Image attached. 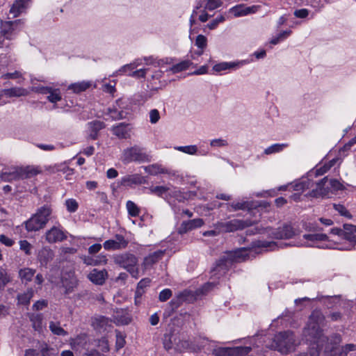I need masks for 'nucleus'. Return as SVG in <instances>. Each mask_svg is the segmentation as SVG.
Instances as JSON below:
<instances>
[{
	"mask_svg": "<svg viewBox=\"0 0 356 356\" xmlns=\"http://www.w3.org/2000/svg\"><path fill=\"white\" fill-rule=\"evenodd\" d=\"M42 315L41 314H32L30 316V321L35 331L40 332L42 327Z\"/></svg>",
	"mask_w": 356,
	"mask_h": 356,
	"instance_id": "obj_33",
	"label": "nucleus"
},
{
	"mask_svg": "<svg viewBox=\"0 0 356 356\" xmlns=\"http://www.w3.org/2000/svg\"><path fill=\"white\" fill-rule=\"evenodd\" d=\"M151 280L148 277L142 279L137 284L136 292L138 293V296H143L145 293V289L149 286Z\"/></svg>",
	"mask_w": 356,
	"mask_h": 356,
	"instance_id": "obj_37",
	"label": "nucleus"
},
{
	"mask_svg": "<svg viewBox=\"0 0 356 356\" xmlns=\"http://www.w3.org/2000/svg\"><path fill=\"white\" fill-rule=\"evenodd\" d=\"M229 207L232 209H229V211H237V210H245L250 209L252 207V204L250 202L243 201V202H233L228 204Z\"/></svg>",
	"mask_w": 356,
	"mask_h": 356,
	"instance_id": "obj_32",
	"label": "nucleus"
},
{
	"mask_svg": "<svg viewBox=\"0 0 356 356\" xmlns=\"http://www.w3.org/2000/svg\"><path fill=\"white\" fill-rule=\"evenodd\" d=\"M34 291L32 288L28 289L26 291L18 294L17 300L18 304L23 305H28L30 303L31 298L33 297Z\"/></svg>",
	"mask_w": 356,
	"mask_h": 356,
	"instance_id": "obj_29",
	"label": "nucleus"
},
{
	"mask_svg": "<svg viewBox=\"0 0 356 356\" xmlns=\"http://www.w3.org/2000/svg\"><path fill=\"white\" fill-rule=\"evenodd\" d=\"M260 8V6L254 5L252 6H245L244 4L235 6L229 9V13L235 17H241L249 14L257 13Z\"/></svg>",
	"mask_w": 356,
	"mask_h": 356,
	"instance_id": "obj_10",
	"label": "nucleus"
},
{
	"mask_svg": "<svg viewBox=\"0 0 356 356\" xmlns=\"http://www.w3.org/2000/svg\"><path fill=\"white\" fill-rule=\"evenodd\" d=\"M24 223L28 232H36L45 227L35 214Z\"/></svg>",
	"mask_w": 356,
	"mask_h": 356,
	"instance_id": "obj_23",
	"label": "nucleus"
},
{
	"mask_svg": "<svg viewBox=\"0 0 356 356\" xmlns=\"http://www.w3.org/2000/svg\"><path fill=\"white\" fill-rule=\"evenodd\" d=\"M4 79H24L22 74L19 71H15L14 72H8L3 75Z\"/></svg>",
	"mask_w": 356,
	"mask_h": 356,
	"instance_id": "obj_63",
	"label": "nucleus"
},
{
	"mask_svg": "<svg viewBox=\"0 0 356 356\" xmlns=\"http://www.w3.org/2000/svg\"><path fill=\"white\" fill-rule=\"evenodd\" d=\"M91 84L88 81H81L70 84L68 90H72L74 93H80L86 90L90 87Z\"/></svg>",
	"mask_w": 356,
	"mask_h": 356,
	"instance_id": "obj_31",
	"label": "nucleus"
},
{
	"mask_svg": "<svg viewBox=\"0 0 356 356\" xmlns=\"http://www.w3.org/2000/svg\"><path fill=\"white\" fill-rule=\"evenodd\" d=\"M175 148L177 150L191 155L195 154L197 152L196 145L178 146Z\"/></svg>",
	"mask_w": 356,
	"mask_h": 356,
	"instance_id": "obj_48",
	"label": "nucleus"
},
{
	"mask_svg": "<svg viewBox=\"0 0 356 356\" xmlns=\"http://www.w3.org/2000/svg\"><path fill=\"white\" fill-rule=\"evenodd\" d=\"M49 327L51 332L55 335L65 337L68 334L67 332L60 327L59 322L51 321Z\"/></svg>",
	"mask_w": 356,
	"mask_h": 356,
	"instance_id": "obj_35",
	"label": "nucleus"
},
{
	"mask_svg": "<svg viewBox=\"0 0 356 356\" xmlns=\"http://www.w3.org/2000/svg\"><path fill=\"white\" fill-rule=\"evenodd\" d=\"M191 65L192 62L189 60H182L179 63L173 65L170 68V71H171L173 74H176L187 70Z\"/></svg>",
	"mask_w": 356,
	"mask_h": 356,
	"instance_id": "obj_34",
	"label": "nucleus"
},
{
	"mask_svg": "<svg viewBox=\"0 0 356 356\" xmlns=\"http://www.w3.org/2000/svg\"><path fill=\"white\" fill-rule=\"evenodd\" d=\"M122 99H118L111 108H108V114L113 120H118L124 118V106H122Z\"/></svg>",
	"mask_w": 356,
	"mask_h": 356,
	"instance_id": "obj_18",
	"label": "nucleus"
},
{
	"mask_svg": "<svg viewBox=\"0 0 356 356\" xmlns=\"http://www.w3.org/2000/svg\"><path fill=\"white\" fill-rule=\"evenodd\" d=\"M210 145L213 147H222L228 145L226 140L222 138H216L210 141Z\"/></svg>",
	"mask_w": 356,
	"mask_h": 356,
	"instance_id": "obj_61",
	"label": "nucleus"
},
{
	"mask_svg": "<svg viewBox=\"0 0 356 356\" xmlns=\"http://www.w3.org/2000/svg\"><path fill=\"white\" fill-rule=\"evenodd\" d=\"M195 45L201 49V51L198 52V55H202L203 53V49L206 48L207 45V39L203 35H198L195 40Z\"/></svg>",
	"mask_w": 356,
	"mask_h": 356,
	"instance_id": "obj_46",
	"label": "nucleus"
},
{
	"mask_svg": "<svg viewBox=\"0 0 356 356\" xmlns=\"http://www.w3.org/2000/svg\"><path fill=\"white\" fill-rule=\"evenodd\" d=\"M343 188V185L337 179H328L327 177H325L316 184V188L311 191L309 195L313 197H325L330 192L340 191Z\"/></svg>",
	"mask_w": 356,
	"mask_h": 356,
	"instance_id": "obj_3",
	"label": "nucleus"
},
{
	"mask_svg": "<svg viewBox=\"0 0 356 356\" xmlns=\"http://www.w3.org/2000/svg\"><path fill=\"white\" fill-rule=\"evenodd\" d=\"M35 270L30 268H24L19 271V276L22 282H29L32 280Z\"/></svg>",
	"mask_w": 356,
	"mask_h": 356,
	"instance_id": "obj_30",
	"label": "nucleus"
},
{
	"mask_svg": "<svg viewBox=\"0 0 356 356\" xmlns=\"http://www.w3.org/2000/svg\"><path fill=\"white\" fill-rule=\"evenodd\" d=\"M126 208L130 216L137 217L140 215V209L133 201L128 200L126 203Z\"/></svg>",
	"mask_w": 356,
	"mask_h": 356,
	"instance_id": "obj_36",
	"label": "nucleus"
},
{
	"mask_svg": "<svg viewBox=\"0 0 356 356\" xmlns=\"http://www.w3.org/2000/svg\"><path fill=\"white\" fill-rule=\"evenodd\" d=\"M334 208L336 211H337L342 216H345L348 218H351L352 215L350 212L346 209V208L341 204H334Z\"/></svg>",
	"mask_w": 356,
	"mask_h": 356,
	"instance_id": "obj_59",
	"label": "nucleus"
},
{
	"mask_svg": "<svg viewBox=\"0 0 356 356\" xmlns=\"http://www.w3.org/2000/svg\"><path fill=\"white\" fill-rule=\"evenodd\" d=\"M149 115V122L152 124H156L159 122V120L160 119V113L157 109L154 108V109L150 110Z\"/></svg>",
	"mask_w": 356,
	"mask_h": 356,
	"instance_id": "obj_60",
	"label": "nucleus"
},
{
	"mask_svg": "<svg viewBox=\"0 0 356 356\" xmlns=\"http://www.w3.org/2000/svg\"><path fill=\"white\" fill-rule=\"evenodd\" d=\"M225 20V18L223 15H219L216 19L210 22L207 26L209 29L212 30L217 27L219 23H221Z\"/></svg>",
	"mask_w": 356,
	"mask_h": 356,
	"instance_id": "obj_62",
	"label": "nucleus"
},
{
	"mask_svg": "<svg viewBox=\"0 0 356 356\" xmlns=\"http://www.w3.org/2000/svg\"><path fill=\"white\" fill-rule=\"evenodd\" d=\"M163 255L164 251H155L145 257L143 265L144 266L145 268H147L148 267L152 266L155 263L158 262L160 259H161Z\"/></svg>",
	"mask_w": 356,
	"mask_h": 356,
	"instance_id": "obj_22",
	"label": "nucleus"
},
{
	"mask_svg": "<svg viewBox=\"0 0 356 356\" xmlns=\"http://www.w3.org/2000/svg\"><path fill=\"white\" fill-rule=\"evenodd\" d=\"M51 212L52 210L49 206L44 205L37 210L35 215L42 222V224L45 226L49 220Z\"/></svg>",
	"mask_w": 356,
	"mask_h": 356,
	"instance_id": "obj_24",
	"label": "nucleus"
},
{
	"mask_svg": "<svg viewBox=\"0 0 356 356\" xmlns=\"http://www.w3.org/2000/svg\"><path fill=\"white\" fill-rule=\"evenodd\" d=\"M63 286L65 288V294H69L72 293L74 289L78 285V280L72 277L69 282L63 281Z\"/></svg>",
	"mask_w": 356,
	"mask_h": 356,
	"instance_id": "obj_43",
	"label": "nucleus"
},
{
	"mask_svg": "<svg viewBox=\"0 0 356 356\" xmlns=\"http://www.w3.org/2000/svg\"><path fill=\"white\" fill-rule=\"evenodd\" d=\"M252 225L250 220L234 219L227 222H218L217 228L225 232H233Z\"/></svg>",
	"mask_w": 356,
	"mask_h": 356,
	"instance_id": "obj_8",
	"label": "nucleus"
},
{
	"mask_svg": "<svg viewBox=\"0 0 356 356\" xmlns=\"http://www.w3.org/2000/svg\"><path fill=\"white\" fill-rule=\"evenodd\" d=\"M324 321V316L320 311H314L309 316L308 323H316L321 325Z\"/></svg>",
	"mask_w": 356,
	"mask_h": 356,
	"instance_id": "obj_39",
	"label": "nucleus"
},
{
	"mask_svg": "<svg viewBox=\"0 0 356 356\" xmlns=\"http://www.w3.org/2000/svg\"><path fill=\"white\" fill-rule=\"evenodd\" d=\"M191 348V343L188 340H180L177 344L175 349L179 353L184 352Z\"/></svg>",
	"mask_w": 356,
	"mask_h": 356,
	"instance_id": "obj_51",
	"label": "nucleus"
},
{
	"mask_svg": "<svg viewBox=\"0 0 356 356\" xmlns=\"http://www.w3.org/2000/svg\"><path fill=\"white\" fill-rule=\"evenodd\" d=\"M45 238L48 243H55L64 241L67 236L62 229L54 226L46 232Z\"/></svg>",
	"mask_w": 356,
	"mask_h": 356,
	"instance_id": "obj_11",
	"label": "nucleus"
},
{
	"mask_svg": "<svg viewBox=\"0 0 356 356\" xmlns=\"http://www.w3.org/2000/svg\"><path fill=\"white\" fill-rule=\"evenodd\" d=\"M343 231V239L348 241V236L351 237V236H354L353 225L344 224Z\"/></svg>",
	"mask_w": 356,
	"mask_h": 356,
	"instance_id": "obj_53",
	"label": "nucleus"
},
{
	"mask_svg": "<svg viewBox=\"0 0 356 356\" xmlns=\"http://www.w3.org/2000/svg\"><path fill=\"white\" fill-rule=\"evenodd\" d=\"M291 356H319V350L316 346H309L306 351L300 352Z\"/></svg>",
	"mask_w": 356,
	"mask_h": 356,
	"instance_id": "obj_44",
	"label": "nucleus"
},
{
	"mask_svg": "<svg viewBox=\"0 0 356 356\" xmlns=\"http://www.w3.org/2000/svg\"><path fill=\"white\" fill-rule=\"evenodd\" d=\"M97 346L103 354L109 351L108 342V340L105 338L99 339Z\"/></svg>",
	"mask_w": 356,
	"mask_h": 356,
	"instance_id": "obj_52",
	"label": "nucleus"
},
{
	"mask_svg": "<svg viewBox=\"0 0 356 356\" xmlns=\"http://www.w3.org/2000/svg\"><path fill=\"white\" fill-rule=\"evenodd\" d=\"M341 340V336L338 333H334L329 337L324 336V342L327 341V344L331 346V347L327 346V348H330L332 351H334L335 355L338 353V350L335 348V346L339 345Z\"/></svg>",
	"mask_w": 356,
	"mask_h": 356,
	"instance_id": "obj_26",
	"label": "nucleus"
},
{
	"mask_svg": "<svg viewBox=\"0 0 356 356\" xmlns=\"http://www.w3.org/2000/svg\"><path fill=\"white\" fill-rule=\"evenodd\" d=\"M11 276L6 269H0V291L3 290L6 284L11 281Z\"/></svg>",
	"mask_w": 356,
	"mask_h": 356,
	"instance_id": "obj_38",
	"label": "nucleus"
},
{
	"mask_svg": "<svg viewBox=\"0 0 356 356\" xmlns=\"http://www.w3.org/2000/svg\"><path fill=\"white\" fill-rule=\"evenodd\" d=\"M169 190L170 188L165 186H156L149 188V191L152 194H155L160 197H163V195Z\"/></svg>",
	"mask_w": 356,
	"mask_h": 356,
	"instance_id": "obj_42",
	"label": "nucleus"
},
{
	"mask_svg": "<svg viewBox=\"0 0 356 356\" xmlns=\"http://www.w3.org/2000/svg\"><path fill=\"white\" fill-rule=\"evenodd\" d=\"M273 237L277 239H287L296 234V230L290 225H284L272 232Z\"/></svg>",
	"mask_w": 356,
	"mask_h": 356,
	"instance_id": "obj_13",
	"label": "nucleus"
},
{
	"mask_svg": "<svg viewBox=\"0 0 356 356\" xmlns=\"http://www.w3.org/2000/svg\"><path fill=\"white\" fill-rule=\"evenodd\" d=\"M300 344L295 334L290 330L280 332L275 335L272 347L282 355H287L296 350Z\"/></svg>",
	"mask_w": 356,
	"mask_h": 356,
	"instance_id": "obj_2",
	"label": "nucleus"
},
{
	"mask_svg": "<svg viewBox=\"0 0 356 356\" xmlns=\"http://www.w3.org/2000/svg\"><path fill=\"white\" fill-rule=\"evenodd\" d=\"M245 63V60L236 62H221L213 66V70L216 72H220L226 70H234L239 68Z\"/></svg>",
	"mask_w": 356,
	"mask_h": 356,
	"instance_id": "obj_16",
	"label": "nucleus"
},
{
	"mask_svg": "<svg viewBox=\"0 0 356 356\" xmlns=\"http://www.w3.org/2000/svg\"><path fill=\"white\" fill-rule=\"evenodd\" d=\"M1 93L8 97H19L26 96L29 92L25 88L14 87L8 89H4L1 92Z\"/></svg>",
	"mask_w": 356,
	"mask_h": 356,
	"instance_id": "obj_25",
	"label": "nucleus"
},
{
	"mask_svg": "<svg viewBox=\"0 0 356 356\" xmlns=\"http://www.w3.org/2000/svg\"><path fill=\"white\" fill-rule=\"evenodd\" d=\"M305 230L308 232H315L322 231L323 229L316 222H309L305 223L304 226Z\"/></svg>",
	"mask_w": 356,
	"mask_h": 356,
	"instance_id": "obj_54",
	"label": "nucleus"
},
{
	"mask_svg": "<svg viewBox=\"0 0 356 356\" xmlns=\"http://www.w3.org/2000/svg\"><path fill=\"white\" fill-rule=\"evenodd\" d=\"M89 130V137L92 140H96L98 137L99 131L105 128V124L102 121L93 120L88 123Z\"/></svg>",
	"mask_w": 356,
	"mask_h": 356,
	"instance_id": "obj_21",
	"label": "nucleus"
},
{
	"mask_svg": "<svg viewBox=\"0 0 356 356\" xmlns=\"http://www.w3.org/2000/svg\"><path fill=\"white\" fill-rule=\"evenodd\" d=\"M303 334L305 337H309L307 340L311 341L314 343L323 345L324 342L323 330L320 325L316 323H307V327L304 329Z\"/></svg>",
	"mask_w": 356,
	"mask_h": 356,
	"instance_id": "obj_7",
	"label": "nucleus"
},
{
	"mask_svg": "<svg viewBox=\"0 0 356 356\" xmlns=\"http://www.w3.org/2000/svg\"><path fill=\"white\" fill-rule=\"evenodd\" d=\"M128 245V241L121 234H116L114 239L106 241L103 246L106 250H115L125 248Z\"/></svg>",
	"mask_w": 356,
	"mask_h": 356,
	"instance_id": "obj_9",
	"label": "nucleus"
},
{
	"mask_svg": "<svg viewBox=\"0 0 356 356\" xmlns=\"http://www.w3.org/2000/svg\"><path fill=\"white\" fill-rule=\"evenodd\" d=\"M303 238L307 240L305 245L307 247H314L318 241H325L328 239V236L325 234L314 233L304 234ZM317 247V245H316ZM318 248H320L318 246Z\"/></svg>",
	"mask_w": 356,
	"mask_h": 356,
	"instance_id": "obj_19",
	"label": "nucleus"
},
{
	"mask_svg": "<svg viewBox=\"0 0 356 356\" xmlns=\"http://www.w3.org/2000/svg\"><path fill=\"white\" fill-rule=\"evenodd\" d=\"M29 1V0H16L10 9L9 15H11L13 18H15L25 12Z\"/></svg>",
	"mask_w": 356,
	"mask_h": 356,
	"instance_id": "obj_20",
	"label": "nucleus"
},
{
	"mask_svg": "<svg viewBox=\"0 0 356 356\" xmlns=\"http://www.w3.org/2000/svg\"><path fill=\"white\" fill-rule=\"evenodd\" d=\"M19 248L22 251L24 252L26 254L29 255L31 254L32 245L26 240H22L19 241Z\"/></svg>",
	"mask_w": 356,
	"mask_h": 356,
	"instance_id": "obj_58",
	"label": "nucleus"
},
{
	"mask_svg": "<svg viewBox=\"0 0 356 356\" xmlns=\"http://www.w3.org/2000/svg\"><path fill=\"white\" fill-rule=\"evenodd\" d=\"M24 27L23 19L13 21H1L0 30L6 40H12L16 38Z\"/></svg>",
	"mask_w": 356,
	"mask_h": 356,
	"instance_id": "obj_5",
	"label": "nucleus"
},
{
	"mask_svg": "<svg viewBox=\"0 0 356 356\" xmlns=\"http://www.w3.org/2000/svg\"><path fill=\"white\" fill-rule=\"evenodd\" d=\"M258 248H269L270 250H275L277 248V244L273 241H258L257 244Z\"/></svg>",
	"mask_w": 356,
	"mask_h": 356,
	"instance_id": "obj_55",
	"label": "nucleus"
},
{
	"mask_svg": "<svg viewBox=\"0 0 356 356\" xmlns=\"http://www.w3.org/2000/svg\"><path fill=\"white\" fill-rule=\"evenodd\" d=\"M172 292L170 289H165L162 290L159 295V300L161 302H165L171 298Z\"/></svg>",
	"mask_w": 356,
	"mask_h": 356,
	"instance_id": "obj_57",
	"label": "nucleus"
},
{
	"mask_svg": "<svg viewBox=\"0 0 356 356\" xmlns=\"http://www.w3.org/2000/svg\"><path fill=\"white\" fill-rule=\"evenodd\" d=\"M122 161L125 163L131 162H146L149 161V155L145 152V149L138 145L124 149L122 154Z\"/></svg>",
	"mask_w": 356,
	"mask_h": 356,
	"instance_id": "obj_6",
	"label": "nucleus"
},
{
	"mask_svg": "<svg viewBox=\"0 0 356 356\" xmlns=\"http://www.w3.org/2000/svg\"><path fill=\"white\" fill-rule=\"evenodd\" d=\"M221 0H207V2L205 5V9L209 10H213L222 5Z\"/></svg>",
	"mask_w": 356,
	"mask_h": 356,
	"instance_id": "obj_56",
	"label": "nucleus"
},
{
	"mask_svg": "<svg viewBox=\"0 0 356 356\" xmlns=\"http://www.w3.org/2000/svg\"><path fill=\"white\" fill-rule=\"evenodd\" d=\"M2 179L10 181L12 180L23 179L22 166L12 167L1 173Z\"/></svg>",
	"mask_w": 356,
	"mask_h": 356,
	"instance_id": "obj_15",
	"label": "nucleus"
},
{
	"mask_svg": "<svg viewBox=\"0 0 356 356\" xmlns=\"http://www.w3.org/2000/svg\"><path fill=\"white\" fill-rule=\"evenodd\" d=\"M47 99L51 103H56L61 99V95L59 89H53L49 93Z\"/></svg>",
	"mask_w": 356,
	"mask_h": 356,
	"instance_id": "obj_50",
	"label": "nucleus"
},
{
	"mask_svg": "<svg viewBox=\"0 0 356 356\" xmlns=\"http://www.w3.org/2000/svg\"><path fill=\"white\" fill-rule=\"evenodd\" d=\"M131 129L130 124L124 122L118 123L111 128L113 135L120 139L129 138Z\"/></svg>",
	"mask_w": 356,
	"mask_h": 356,
	"instance_id": "obj_14",
	"label": "nucleus"
},
{
	"mask_svg": "<svg viewBox=\"0 0 356 356\" xmlns=\"http://www.w3.org/2000/svg\"><path fill=\"white\" fill-rule=\"evenodd\" d=\"M311 181L309 180H302L291 184L293 191L297 192H303L310 187Z\"/></svg>",
	"mask_w": 356,
	"mask_h": 356,
	"instance_id": "obj_40",
	"label": "nucleus"
},
{
	"mask_svg": "<svg viewBox=\"0 0 356 356\" xmlns=\"http://www.w3.org/2000/svg\"><path fill=\"white\" fill-rule=\"evenodd\" d=\"M287 146H288L287 144H285V143H282V144L275 143V144H273V145L269 146L266 149H265L264 153L268 155V154L280 152L282 151L284 149V148Z\"/></svg>",
	"mask_w": 356,
	"mask_h": 356,
	"instance_id": "obj_41",
	"label": "nucleus"
},
{
	"mask_svg": "<svg viewBox=\"0 0 356 356\" xmlns=\"http://www.w3.org/2000/svg\"><path fill=\"white\" fill-rule=\"evenodd\" d=\"M22 172L24 179H29L40 174L42 172V170L39 166L27 165L26 167H22Z\"/></svg>",
	"mask_w": 356,
	"mask_h": 356,
	"instance_id": "obj_28",
	"label": "nucleus"
},
{
	"mask_svg": "<svg viewBox=\"0 0 356 356\" xmlns=\"http://www.w3.org/2000/svg\"><path fill=\"white\" fill-rule=\"evenodd\" d=\"M65 205L68 212L74 213L79 208V203L75 199L70 198L65 200Z\"/></svg>",
	"mask_w": 356,
	"mask_h": 356,
	"instance_id": "obj_45",
	"label": "nucleus"
},
{
	"mask_svg": "<svg viewBox=\"0 0 356 356\" xmlns=\"http://www.w3.org/2000/svg\"><path fill=\"white\" fill-rule=\"evenodd\" d=\"M203 225L204 220L202 218H195L193 220L183 221L178 228V233L184 234L195 229L200 228Z\"/></svg>",
	"mask_w": 356,
	"mask_h": 356,
	"instance_id": "obj_12",
	"label": "nucleus"
},
{
	"mask_svg": "<svg viewBox=\"0 0 356 356\" xmlns=\"http://www.w3.org/2000/svg\"><path fill=\"white\" fill-rule=\"evenodd\" d=\"M145 170L150 175H157L159 174H171V172L159 164H152L145 168Z\"/></svg>",
	"mask_w": 356,
	"mask_h": 356,
	"instance_id": "obj_27",
	"label": "nucleus"
},
{
	"mask_svg": "<svg viewBox=\"0 0 356 356\" xmlns=\"http://www.w3.org/2000/svg\"><path fill=\"white\" fill-rule=\"evenodd\" d=\"M115 263L126 269L133 277L138 278V259L134 254L126 252L117 255L115 257Z\"/></svg>",
	"mask_w": 356,
	"mask_h": 356,
	"instance_id": "obj_4",
	"label": "nucleus"
},
{
	"mask_svg": "<svg viewBox=\"0 0 356 356\" xmlns=\"http://www.w3.org/2000/svg\"><path fill=\"white\" fill-rule=\"evenodd\" d=\"M107 275L108 273L106 270L94 268L88 275V278L97 285H102L105 282Z\"/></svg>",
	"mask_w": 356,
	"mask_h": 356,
	"instance_id": "obj_17",
	"label": "nucleus"
},
{
	"mask_svg": "<svg viewBox=\"0 0 356 356\" xmlns=\"http://www.w3.org/2000/svg\"><path fill=\"white\" fill-rule=\"evenodd\" d=\"M247 257H248V250L246 248H239L227 252L225 255L221 257L216 261L215 266L211 270V275L218 277L223 275L233 263L243 261Z\"/></svg>",
	"mask_w": 356,
	"mask_h": 356,
	"instance_id": "obj_1",
	"label": "nucleus"
},
{
	"mask_svg": "<svg viewBox=\"0 0 356 356\" xmlns=\"http://www.w3.org/2000/svg\"><path fill=\"white\" fill-rule=\"evenodd\" d=\"M163 348L166 350H170L172 348V341L171 339V334H165L164 335V338L163 339Z\"/></svg>",
	"mask_w": 356,
	"mask_h": 356,
	"instance_id": "obj_64",
	"label": "nucleus"
},
{
	"mask_svg": "<svg viewBox=\"0 0 356 356\" xmlns=\"http://www.w3.org/2000/svg\"><path fill=\"white\" fill-rule=\"evenodd\" d=\"M42 356H58V353L53 348L49 347L47 343H44L40 348Z\"/></svg>",
	"mask_w": 356,
	"mask_h": 356,
	"instance_id": "obj_49",
	"label": "nucleus"
},
{
	"mask_svg": "<svg viewBox=\"0 0 356 356\" xmlns=\"http://www.w3.org/2000/svg\"><path fill=\"white\" fill-rule=\"evenodd\" d=\"M356 350V345L353 343H348L342 346L339 350V353L336 355V356H347L348 353L350 351Z\"/></svg>",
	"mask_w": 356,
	"mask_h": 356,
	"instance_id": "obj_47",
	"label": "nucleus"
}]
</instances>
